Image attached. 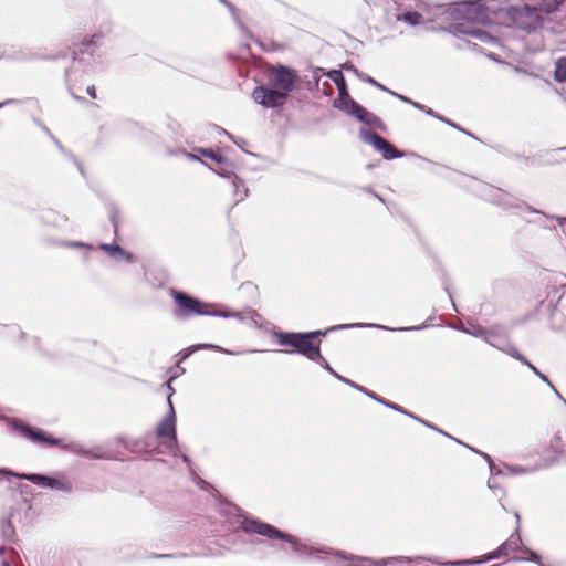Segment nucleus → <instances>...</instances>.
<instances>
[{
  "instance_id": "obj_37",
  "label": "nucleus",
  "mask_w": 566,
  "mask_h": 566,
  "mask_svg": "<svg viewBox=\"0 0 566 566\" xmlns=\"http://www.w3.org/2000/svg\"><path fill=\"white\" fill-rule=\"evenodd\" d=\"M343 73L348 72L355 75L360 82L369 84L371 83V75L359 70L352 61H345L339 65V69Z\"/></svg>"
},
{
  "instance_id": "obj_57",
  "label": "nucleus",
  "mask_w": 566,
  "mask_h": 566,
  "mask_svg": "<svg viewBox=\"0 0 566 566\" xmlns=\"http://www.w3.org/2000/svg\"><path fill=\"white\" fill-rule=\"evenodd\" d=\"M125 129L130 135H138L145 130V127L137 120L127 119L125 120Z\"/></svg>"
},
{
  "instance_id": "obj_4",
  "label": "nucleus",
  "mask_w": 566,
  "mask_h": 566,
  "mask_svg": "<svg viewBox=\"0 0 566 566\" xmlns=\"http://www.w3.org/2000/svg\"><path fill=\"white\" fill-rule=\"evenodd\" d=\"M177 436V412L175 407H171V409H167L153 430L146 432L143 437L132 438L127 434H117L114 440L116 444L144 460L155 461L168 469H174L172 464H169L165 459L157 458V455L161 452L159 439H163L165 443L169 440H176Z\"/></svg>"
},
{
  "instance_id": "obj_29",
  "label": "nucleus",
  "mask_w": 566,
  "mask_h": 566,
  "mask_svg": "<svg viewBox=\"0 0 566 566\" xmlns=\"http://www.w3.org/2000/svg\"><path fill=\"white\" fill-rule=\"evenodd\" d=\"M566 424L564 429H558L549 441V450L554 454L553 461L559 460L566 452Z\"/></svg>"
},
{
  "instance_id": "obj_17",
  "label": "nucleus",
  "mask_w": 566,
  "mask_h": 566,
  "mask_svg": "<svg viewBox=\"0 0 566 566\" xmlns=\"http://www.w3.org/2000/svg\"><path fill=\"white\" fill-rule=\"evenodd\" d=\"M566 307V286L563 282L551 284L546 286V296L536 303L534 312L537 315H543V311L554 307Z\"/></svg>"
},
{
  "instance_id": "obj_13",
  "label": "nucleus",
  "mask_w": 566,
  "mask_h": 566,
  "mask_svg": "<svg viewBox=\"0 0 566 566\" xmlns=\"http://www.w3.org/2000/svg\"><path fill=\"white\" fill-rule=\"evenodd\" d=\"M325 76L335 84L338 92V96L333 99L332 106L346 114L350 109L352 104L357 101L350 95V90L344 73L340 70L333 67L326 70Z\"/></svg>"
},
{
  "instance_id": "obj_58",
  "label": "nucleus",
  "mask_w": 566,
  "mask_h": 566,
  "mask_svg": "<svg viewBox=\"0 0 566 566\" xmlns=\"http://www.w3.org/2000/svg\"><path fill=\"white\" fill-rule=\"evenodd\" d=\"M40 355L52 364H59L62 360V358L66 356L57 354L55 352H51L46 348H41Z\"/></svg>"
},
{
  "instance_id": "obj_20",
  "label": "nucleus",
  "mask_w": 566,
  "mask_h": 566,
  "mask_svg": "<svg viewBox=\"0 0 566 566\" xmlns=\"http://www.w3.org/2000/svg\"><path fill=\"white\" fill-rule=\"evenodd\" d=\"M514 517L516 522V526L511 533V535L502 542V548H505L509 553H517L528 549V547L524 544L522 539V527H521V514L518 511H514Z\"/></svg>"
},
{
  "instance_id": "obj_46",
  "label": "nucleus",
  "mask_w": 566,
  "mask_h": 566,
  "mask_svg": "<svg viewBox=\"0 0 566 566\" xmlns=\"http://www.w3.org/2000/svg\"><path fill=\"white\" fill-rule=\"evenodd\" d=\"M178 378V375H170L163 384V387L166 388V403L167 409H171L174 406L172 396L176 394V389L172 387L171 382H174Z\"/></svg>"
},
{
  "instance_id": "obj_30",
  "label": "nucleus",
  "mask_w": 566,
  "mask_h": 566,
  "mask_svg": "<svg viewBox=\"0 0 566 566\" xmlns=\"http://www.w3.org/2000/svg\"><path fill=\"white\" fill-rule=\"evenodd\" d=\"M433 566H480L481 562L479 560V556L471 558H460V559H443L438 556H430L427 558Z\"/></svg>"
},
{
  "instance_id": "obj_1",
  "label": "nucleus",
  "mask_w": 566,
  "mask_h": 566,
  "mask_svg": "<svg viewBox=\"0 0 566 566\" xmlns=\"http://www.w3.org/2000/svg\"><path fill=\"white\" fill-rule=\"evenodd\" d=\"M564 0H538L537 9L528 3L507 4L506 0H457L448 2L441 32L461 40V36L474 38L484 43H494V38L476 28L491 24L490 15L507 20L510 27L535 32L542 24L543 14L559 10Z\"/></svg>"
},
{
  "instance_id": "obj_7",
  "label": "nucleus",
  "mask_w": 566,
  "mask_h": 566,
  "mask_svg": "<svg viewBox=\"0 0 566 566\" xmlns=\"http://www.w3.org/2000/svg\"><path fill=\"white\" fill-rule=\"evenodd\" d=\"M167 292L174 303L172 316L177 321H187L196 316L214 317L219 315L217 311L212 310V307L218 306V303H210L190 292L174 286L168 287Z\"/></svg>"
},
{
  "instance_id": "obj_36",
  "label": "nucleus",
  "mask_w": 566,
  "mask_h": 566,
  "mask_svg": "<svg viewBox=\"0 0 566 566\" xmlns=\"http://www.w3.org/2000/svg\"><path fill=\"white\" fill-rule=\"evenodd\" d=\"M11 507L20 509V515H18L20 523H23V525L33 523L36 516V512L32 503H18L15 505H12Z\"/></svg>"
},
{
  "instance_id": "obj_62",
  "label": "nucleus",
  "mask_w": 566,
  "mask_h": 566,
  "mask_svg": "<svg viewBox=\"0 0 566 566\" xmlns=\"http://www.w3.org/2000/svg\"><path fill=\"white\" fill-rule=\"evenodd\" d=\"M240 289L251 295L252 297H259V287L251 281H245L240 285Z\"/></svg>"
},
{
  "instance_id": "obj_26",
  "label": "nucleus",
  "mask_w": 566,
  "mask_h": 566,
  "mask_svg": "<svg viewBox=\"0 0 566 566\" xmlns=\"http://www.w3.org/2000/svg\"><path fill=\"white\" fill-rule=\"evenodd\" d=\"M497 203L504 209H516L526 211L528 213L537 214L539 209L531 206L526 201L511 197L507 192H503L502 197L499 198Z\"/></svg>"
},
{
  "instance_id": "obj_40",
  "label": "nucleus",
  "mask_w": 566,
  "mask_h": 566,
  "mask_svg": "<svg viewBox=\"0 0 566 566\" xmlns=\"http://www.w3.org/2000/svg\"><path fill=\"white\" fill-rule=\"evenodd\" d=\"M553 78L557 83L566 82V55L559 56L555 60Z\"/></svg>"
},
{
  "instance_id": "obj_48",
  "label": "nucleus",
  "mask_w": 566,
  "mask_h": 566,
  "mask_svg": "<svg viewBox=\"0 0 566 566\" xmlns=\"http://www.w3.org/2000/svg\"><path fill=\"white\" fill-rule=\"evenodd\" d=\"M74 46H78V50H84L85 53H90L93 56V50L98 48V44H95V40L90 36H84L78 41L73 42Z\"/></svg>"
},
{
  "instance_id": "obj_49",
  "label": "nucleus",
  "mask_w": 566,
  "mask_h": 566,
  "mask_svg": "<svg viewBox=\"0 0 566 566\" xmlns=\"http://www.w3.org/2000/svg\"><path fill=\"white\" fill-rule=\"evenodd\" d=\"M230 140L244 154L249 155V156H252V157H255V158H261V155L258 154V153H253V151H250L247 149V146L249 145V142L243 138V137H240V136H237V135H233V136H230Z\"/></svg>"
},
{
  "instance_id": "obj_54",
  "label": "nucleus",
  "mask_w": 566,
  "mask_h": 566,
  "mask_svg": "<svg viewBox=\"0 0 566 566\" xmlns=\"http://www.w3.org/2000/svg\"><path fill=\"white\" fill-rule=\"evenodd\" d=\"M60 57H65V54H43L38 52L27 53V61H57Z\"/></svg>"
},
{
  "instance_id": "obj_6",
  "label": "nucleus",
  "mask_w": 566,
  "mask_h": 566,
  "mask_svg": "<svg viewBox=\"0 0 566 566\" xmlns=\"http://www.w3.org/2000/svg\"><path fill=\"white\" fill-rule=\"evenodd\" d=\"M193 151L200 154L202 157L209 158V160L217 165V167H211L210 165L203 164L211 172L230 182L233 188V205H238L248 198L250 190L244 179L238 175V166L231 158L223 153L216 151L208 147H195Z\"/></svg>"
},
{
  "instance_id": "obj_38",
  "label": "nucleus",
  "mask_w": 566,
  "mask_h": 566,
  "mask_svg": "<svg viewBox=\"0 0 566 566\" xmlns=\"http://www.w3.org/2000/svg\"><path fill=\"white\" fill-rule=\"evenodd\" d=\"M410 106H412L415 109L426 114L427 116H430L441 123H443V120L447 119V116L440 114L439 112L432 109L431 107L418 102V101H415L412 98L409 97L408 102L406 103Z\"/></svg>"
},
{
  "instance_id": "obj_51",
  "label": "nucleus",
  "mask_w": 566,
  "mask_h": 566,
  "mask_svg": "<svg viewBox=\"0 0 566 566\" xmlns=\"http://www.w3.org/2000/svg\"><path fill=\"white\" fill-rule=\"evenodd\" d=\"M195 353H197V348L195 347V345H190L188 347H185L182 348L181 350H179L175 357H176V361H175V367H179V365H181L182 363H185L188 358H190V356H192Z\"/></svg>"
},
{
  "instance_id": "obj_47",
  "label": "nucleus",
  "mask_w": 566,
  "mask_h": 566,
  "mask_svg": "<svg viewBox=\"0 0 566 566\" xmlns=\"http://www.w3.org/2000/svg\"><path fill=\"white\" fill-rule=\"evenodd\" d=\"M14 490L18 491L21 497V503H32L34 491L30 485L18 483Z\"/></svg>"
},
{
  "instance_id": "obj_16",
  "label": "nucleus",
  "mask_w": 566,
  "mask_h": 566,
  "mask_svg": "<svg viewBox=\"0 0 566 566\" xmlns=\"http://www.w3.org/2000/svg\"><path fill=\"white\" fill-rule=\"evenodd\" d=\"M251 98L253 102L265 109H272L285 102V97L279 93L275 87H272L269 83L256 84L252 92Z\"/></svg>"
},
{
  "instance_id": "obj_27",
  "label": "nucleus",
  "mask_w": 566,
  "mask_h": 566,
  "mask_svg": "<svg viewBox=\"0 0 566 566\" xmlns=\"http://www.w3.org/2000/svg\"><path fill=\"white\" fill-rule=\"evenodd\" d=\"M165 448L170 455H172L175 459H180L190 471L192 470L195 462L186 452V447L179 442L178 436L176 437V440H169L165 442Z\"/></svg>"
},
{
  "instance_id": "obj_60",
  "label": "nucleus",
  "mask_w": 566,
  "mask_h": 566,
  "mask_svg": "<svg viewBox=\"0 0 566 566\" xmlns=\"http://www.w3.org/2000/svg\"><path fill=\"white\" fill-rule=\"evenodd\" d=\"M168 130L170 132L171 136H179L181 130V125L178 120L174 119L169 115H167V124H166Z\"/></svg>"
},
{
  "instance_id": "obj_42",
  "label": "nucleus",
  "mask_w": 566,
  "mask_h": 566,
  "mask_svg": "<svg viewBox=\"0 0 566 566\" xmlns=\"http://www.w3.org/2000/svg\"><path fill=\"white\" fill-rule=\"evenodd\" d=\"M443 124L455 129L457 132L481 143V144H484L486 145V143H484L476 134H474L473 132H471L470 129L461 126L459 123L454 122L453 119L447 117L446 120H443Z\"/></svg>"
},
{
  "instance_id": "obj_52",
  "label": "nucleus",
  "mask_w": 566,
  "mask_h": 566,
  "mask_svg": "<svg viewBox=\"0 0 566 566\" xmlns=\"http://www.w3.org/2000/svg\"><path fill=\"white\" fill-rule=\"evenodd\" d=\"M170 155H176V154H181L184 155L186 158H188L189 160L191 161H198L200 164H206V161H203L202 159H207L206 157H202L200 154L193 151V149L189 153L187 151L186 149H177V150H170L169 151ZM207 165H210L211 167H213L211 165V161H208Z\"/></svg>"
},
{
  "instance_id": "obj_61",
  "label": "nucleus",
  "mask_w": 566,
  "mask_h": 566,
  "mask_svg": "<svg viewBox=\"0 0 566 566\" xmlns=\"http://www.w3.org/2000/svg\"><path fill=\"white\" fill-rule=\"evenodd\" d=\"M305 333V337L306 339H315V338H319V339H323L325 337H327V335H329V331H328V327L324 328V329H314V331H304Z\"/></svg>"
},
{
  "instance_id": "obj_9",
  "label": "nucleus",
  "mask_w": 566,
  "mask_h": 566,
  "mask_svg": "<svg viewBox=\"0 0 566 566\" xmlns=\"http://www.w3.org/2000/svg\"><path fill=\"white\" fill-rule=\"evenodd\" d=\"M358 137L361 143L369 145L373 147L374 151L380 154L385 160L389 161L403 157H413L433 164L432 160L427 159L415 151L403 153L366 127H359Z\"/></svg>"
},
{
  "instance_id": "obj_24",
  "label": "nucleus",
  "mask_w": 566,
  "mask_h": 566,
  "mask_svg": "<svg viewBox=\"0 0 566 566\" xmlns=\"http://www.w3.org/2000/svg\"><path fill=\"white\" fill-rule=\"evenodd\" d=\"M242 33L265 53L283 52L286 49V44L283 42H279L273 39L262 40L260 36L255 35L248 27L245 32Z\"/></svg>"
},
{
  "instance_id": "obj_50",
  "label": "nucleus",
  "mask_w": 566,
  "mask_h": 566,
  "mask_svg": "<svg viewBox=\"0 0 566 566\" xmlns=\"http://www.w3.org/2000/svg\"><path fill=\"white\" fill-rule=\"evenodd\" d=\"M434 319V315H430L423 323L421 324H418V325H410V326H397L396 328H406L407 331L406 332H420V331H424L432 325V321ZM392 328H395L394 326H391ZM403 331H396L395 333H402Z\"/></svg>"
},
{
  "instance_id": "obj_18",
  "label": "nucleus",
  "mask_w": 566,
  "mask_h": 566,
  "mask_svg": "<svg viewBox=\"0 0 566 566\" xmlns=\"http://www.w3.org/2000/svg\"><path fill=\"white\" fill-rule=\"evenodd\" d=\"M295 69L291 65L277 63L274 67L273 75L269 78L268 83L275 87L281 95L285 98L290 94L294 85Z\"/></svg>"
},
{
  "instance_id": "obj_55",
  "label": "nucleus",
  "mask_w": 566,
  "mask_h": 566,
  "mask_svg": "<svg viewBox=\"0 0 566 566\" xmlns=\"http://www.w3.org/2000/svg\"><path fill=\"white\" fill-rule=\"evenodd\" d=\"M190 555L188 553L178 552V553H168V554H161V553H151L148 558L150 559H179V558H187Z\"/></svg>"
},
{
  "instance_id": "obj_32",
  "label": "nucleus",
  "mask_w": 566,
  "mask_h": 566,
  "mask_svg": "<svg viewBox=\"0 0 566 566\" xmlns=\"http://www.w3.org/2000/svg\"><path fill=\"white\" fill-rule=\"evenodd\" d=\"M245 312L249 314V323L259 331H263L268 334L271 326H275L270 321L265 319L260 313L253 310L251 306H245Z\"/></svg>"
},
{
  "instance_id": "obj_3",
  "label": "nucleus",
  "mask_w": 566,
  "mask_h": 566,
  "mask_svg": "<svg viewBox=\"0 0 566 566\" xmlns=\"http://www.w3.org/2000/svg\"><path fill=\"white\" fill-rule=\"evenodd\" d=\"M7 431L12 437L22 438L28 442H31L32 444L43 449L56 447L80 458L94 460L118 459V453L116 450L106 449L102 446L86 447L78 441L56 437L49 430L14 419H11L7 422Z\"/></svg>"
},
{
  "instance_id": "obj_28",
  "label": "nucleus",
  "mask_w": 566,
  "mask_h": 566,
  "mask_svg": "<svg viewBox=\"0 0 566 566\" xmlns=\"http://www.w3.org/2000/svg\"><path fill=\"white\" fill-rule=\"evenodd\" d=\"M543 314L547 316L548 327L552 331H562L566 326V307H554L543 311Z\"/></svg>"
},
{
  "instance_id": "obj_59",
  "label": "nucleus",
  "mask_w": 566,
  "mask_h": 566,
  "mask_svg": "<svg viewBox=\"0 0 566 566\" xmlns=\"http://www.w3.org/2000/svg\"><path fill=\"white\" fill-rule=\"evenodd\" d=\"M511 349H512L513 354H511L510 357L520 361L523 366H525L530 369V367L533 365V363L528 359V357L525 356L517 347L511 348Z\"/></svg>"
},
{
  "instance_id": "obj_35",
  "label": "nucleus",
  "mask_w": 566,
  "mask_h": 566,
  "mask_svg": "<svg viewBox=\"0 0 566 566\" xmlns=\"http://www.w3.org/2000/svg\"><path fill=\"white\" fill-rule=\"evenodd\" d=\"M219 307H222V311H217L219 315L216 317L218 318H235L240 323H249V314H247L245 308L242 312H234L232 308H230L228 305L219 304Z\"/></svg>"
},
{
  "instance_id": "obj_34",
  "label": "nucleus",
  "mask_w": 566,
  "mask_h": 566,
  "mask_svg": "<svg viewBox=\"0 0 566 566\" xmlns=\"http://www.w3.org/2000/svg\"><path fill=\"white\" fill-rule=\"evenodd\" d=\"M523 553H526L527 555L526 556H521V555H515L513 557H511L510 559H507V563L510 562H520V563H533V564H536L537 566H551V565H546L542 562V554L533 548H530L526 549V551H523Z\"/></svg>"
},
{
  "instance_id": "obj_41",
  "label": "nucleus",
  "mask_w": 566,
  "mask_h": 566,
  "mask_svg": "<svg viewBox=\"0 0 566 566\" xmlns=\"http://www.w3.org/2000/svg\"><path fill=\"white\" fill-rule=\"evenodd\" d=\"M368 85L384 92V93H387L388 95L397 98L398 101L402 102V103H407L408 99H409V96L405 95V94H401L399 92H396L389 87H387L385 84H382L381 82L377 81L376 78L371 77V83H369Z\"/></svg>"
},
{
  "instance_id": "obj_25",
  "label": "nucleus",
  "mask_w": 566,
  "mask_h": 566,
  "mask_svg": "<svg viewBox=\"0 0 566 566\" xmlns=\"http://www.w3.org/2000/svg\"><path fill=\"white\" fill-rule=\"evenodd\" d=\"M193 345L197 348V352L202 350V349H212V350H216V352L222 353L224 355H229V356H239V355L259 354V353L262 354L264 352H268V349H265V348H262V349L248 348L244 350H232V349L226 348V347L214 344V343H196Z\"/></svg>"
},
{
  "instance_id": "obj_63",
  "label": "nucleus",
  "mask_w": 566,
  "mask_h": 566,
  "mask_svg": "<svg viewBox=\"0 0 566 566\" xmlns=\"http://www.w3.org/2000/svg\"><path fill=\"white\" fill-rule=\"evenodd\" d=\"M310 70H311L313 82L315 83V85H318L322 76H325V73H326L325 69L322 66L311 65Z\"/></svg>"
},
{
  "instance_id": "obj_56",
  "label": "nucleus",
  "mask_w": 566,
  "mask_h": 566,
  "mask_svg": "<svg viewBox=\"0 0 566 566\" xmlns=\"http://www.w3.org/2000/svg\"><path fill=\"white\" fill-rule=\"evenodd\" d=\"M538 216L544 217L545 220H555L557 221L558 227L562 229V231L566 234V218L560 217L558 214L548 213L539 209Z\"/></svg>"
},
{
  "instance_id": "obj_53",
  "label": "nucleus",
  "mask_w": 566,
  "mask_h": 566,
  "mask_svg": "<svg viewBox=\"0 0 566 566\" xmlns=\"http://www.w3.org/2000/svg\"><path fill=\"white\" fill-rule=\"evenodd\" d=\"M56 244L60 245V247H64V248H69V249H74V250L90 249L91 248V243L90 242H85V241H82V240H59L56 242Z\"/></svg>"
},
{
  "instance_id": "obj_12",
  "label": "nucleus",
  "mask_w": 566,
  "mask_h": 566,
  "mask_svg": "<svg viewBox=\"0 0 566 566\" xmlns=\"http://www.w3.org/2000/svg\"><path fill=\"white\" fill-rule=\"evenodd\" d=\"M369 399L378 402L379 405L390 409V410H394L400 415H403L410 419H412L413 421L422 424L423 427H426L427 429L429 430H432L443 437H446L447 439H450L452 441L455 442V440H460L459 438L452 436L451 433L447 432L444 429L440 428L439 426H437L436 423L418 416L417 413L408 410L407 408L396 403V402H392L386 398H384L382 396L378 395L377 392L373 391L369 394L368 396Z\"/></svg>"
},
{
  "instance_id": "obj_31",
  "label": "nucleus",
  "mask_w": 566,
  "mask_h": 566,
  "mask_svg": "<svg viewBox=\"0 0 566 566\" xmlns=\"http://www.w3.org/2000/svg\"><path fill=\"white\" fill-rule=\"evenodd\" d=\"M298 356L305 357L306 359L316 364L324 356L321 348V342L314 343L308 338L305 339Z\"/></svg>"
},
{
  "instance_id": "obj_15",
  "label": "nucleus",
  "mask_w": 566,
  "mask_h": 566,
  "mask_svg": "<svg viewBox=\"0 0 566 566\" xmlns=\"http://www.w3.org/2000/svg\"><path fill=\"white\" fill-rule=\"evenodd\" d=\"M345 115L360 123V127H366L370 130L376 129L381 133H386L388 129L387 124L381 119L380 116L370 112L368 108H366L358 102H354V104H352L350 109Z\"/></svg>"
},
{
  "instance_id": "obj_14",
  "label": "nucleus",
  "mask_w": 566,
  "mask_h": 566,
  "mask_svg": "<svg viewBox=\"0 0 566 566\" xmlns=\"http://www.w3.org/2000/svg\"><path fill=\"white\" fill-rule=\"evenodd\" d=\"M483 342L507 356L513 354L511 348H516L510 339V327L500 323L488 326V333Z\"/></svg>"
},
{
  "instance_id": "obj_44",
  "label": "nucleus",
  "mask_w": 566,
  "mask_h": 566,
  "mask_svg": "<svg viewBox=\"0 0 566 566\" xmlns=\"http://www.w3.org/2000/svg\"><path fill=\"white\" fill-rule=\"evenodd\" d=\"M459 331L464 334L471 335L475 338L484 340L488 333V327H484L480 324H471L470 326L461 328Z\"/></svg>"
},
{
  "instance_id": "obj_43",
  "label": "nucleus",
  "mask_w": 566,
  "mask_h": 566,
  "mask_svg": "<svg viewBox=\"0 0 566 566\" xmlns=\"http://www.w3.org/2000/svg\"><path fill=\"white\" fill-rule=\"evenodd\" d=\"M0 60L27 62V52L22 49H15L12 46L11 51L0 52Z\"/></svg>"
},
{
  "instance_id": "obj_23",
  "label": "nucleus",
  "mask_w": 566,
  "mask_h": 566,
  "mask_svg": "<svg viewBox=\"0 0 566 566\" xmlns=\"http://www.w3.org/2000/svg\"><path fill=\"white\" fill-rule=\"evenodd\" d=\"M347 329H378V331H385L389 333H394L396 331H401V328H392L389 325L380 324V323H369V322H355V323H344V324H336L328 326L329 334L334 332L339 331H347ZM403 331V328H402ZM405 331H407L405 328Z\"/></svg>"
},
{
  "instance_id": "obj_45",
  "label": "nucleus",
  "mask_w": 566,
  "mask_h": 566,
  "mask_svg": "<svg viewBox=\"0 0 566 566\" xmlns=\"http://www.w3.org/2000/svg\"><path fill=\"white\" fill-rule=\"evenodd\" d=\"M454 48L457 50H471V51H475L478 52L479 54H485V49L468 39H463V36H461V40H459L458 42L454 43Z\"/></svg>"
},
{
  "instance_id": "obj_39",
  "label": "nucleus",
  "mask_w": 566,
  "mask_h": 566,
  "mask_svg": "<svg viewBox=\"0 0 566 566\" xmlns=\"http://www.w3.org/2000/svg\"><path fill=\"white\" fill-rule=\"evenodd\" d=\"M218 1H219V3H221L223 6V8L228 9V11L231 14V18H232L234 24L237 25V28L241 32H245L247 25L240 19L238 8L230 0H218Z\"/></svg>"
},
{
  "instance_id": "obj_10",
  "label": "nucleus",
  "mask_w": 566,
  "mask_h": 566,
  "mask_svg": "<svg viewBox=\"0 0 566 566\" xmlns=\"http://www.w3.org/2000/svg\"><path fill=\"white\" fill-rule=\"evenodd\" d=\"M455 443L470 450L472 453L480 455L486 462L489 471L491 473V478L506 475L517 476L530 473L532 471L528 467L525 465L506 463L497 458L492 457L488 452L480 450L479 448L472 444L467 443L461 439L455 440Z\"/></svg>"
},
{
  "instance_id": "obj_5",
  "label": "nucleus",
  "mask_w": 566,
  "mask_h": 566,
  "mask_svg": "<svg viewBox=\"0 0 566 566\" xmlns=\"http://www.w3.org/2000/svg\"><path fill=\"white\" fill-rule=\"evenodd\" d=\"M396 21L416 28L422 27L426 32H441L448 2L429 0H392Z\"/></svg>"
},
{
  "instance_id": "obj_2",
  "label": "nucleus",
  "mask_w": 566,
  "mask_h": 566,
  "mask_svg": "<svg viewBox=\"0 0 566 566\" xmlns=\"http://www.w3.org/2000/svg\"><path fill=\"white\" fill-rule=\"evenodd\" d=\"M234 511L235 521L245 533L264 537V541L259 538L251 539L249 543L253 545L265 544L268 547H275L276 544H281L290 548L305 549L306 554L326 555L331 558H337L338 562H354L366 566H417L421 559H426L422 556L394 555L373 557L350 553L292 534L238 506L234 507Z\"/></svg>"
},
{
  "instance_id": "obj_11",
  "label": "nucleus",
  "mask_w": 566,
  "mask_h": 566,
  "mask_svg": "<svg viewBox=\"0 0 566 566\" xmlns=\"http://www.w3.org/2000/svg\"><path fill=\"white\" fill-rule=\"evenodd\" d=\"M268 335L272 337L275 345L287 348L286 350L268 349L266 352L275 354L300 355L306 339L304 332L283 331L277 326H271Z\"/></svg>"
},
{
  "instance_id": "obj_33",
  "label": "nucleus",
  "mask_w": 566,
  "mask_h": 566,
  "mask_svg": "<svg viewBox=\"0 0 566 566\" xmlns=\"http://www.w3.org/2000/svg\"><path fill=\"white\" fill-rule=\"evenodd\" d=\"M108 209V221L112 224L113 233L115 238L119 237L120 231V208L115 201H111L107 206Z\"/></svg>"
},
{
  "instance_id": "obj_19",
  "label": "nucleus",
  "mask_w": 566,
  "mask_h": 566,
  "mask_svg": "<svg viewBox=\"0 0 566 566\" xmlns=\"http://www.w3.org/2000/svg\"><path fill=\"white\" fill-rule=\"evenodd\" d=\"M99 249L114 261L126 262L128 264L137 262L136 255L132 251L119 245L116 241L101 242Z\"/></svg>"
},
{
  "instance_id": "obj_64",
  "label": "nucleus",
  "mask_w": 566,
  "mask_h": 566,
  "mask_svg": "<svg viewBox=\"0 0 566 566\" xmlns=\"http://www.w3.org/2000/svg\"><path fill=\"white\" fill-rule=\"evenodd\" d=\"M15 479V471L9 467H0V482H11V479Z\"/></svg>"
},
{
  "instance_id": "obj_22",
  "label": "nucleus",
  "mask_w": 566,
  "mask_h": 566,
  "mask_svg": "<svg viewBox=\"0 0 566 566\" xmlns=\"http://www.w3.org/2000/svg\"><path fill=\"white\" fill-rule=\"evenodd\" d=\"M317 365H319L325 371H327L332 377H334L336 380H338L339 382L353 388L354 390L365 395L366 397L369 396V394L371 392L370 389H368L367 387L340 375L338 371H336L332 365L329 364V361L325 358V356H323L317 363Z\"/></svg>"
},
{
  "instance_id": "obj_21",
  "label": "nucleus",
  "mask_w": 566,
  "mask_h": 566,
  "mask_svg": "<svg viewBox=\"0 0 566 566\" xmlns=\"http://www.w3.org/2000/svg\"><path fill=\"white\" fill-rule=\"evenodd\" d=\"M20 515L19 507H9L8 512L0 518L1 538L6 543H14L18 541V534L13 524V520Z\"/></svg>"
},
{
  "instance_id": "obj_8",
  "label": "nucleus",
  "mask_w": 566,
  "mask_h": 566,
  "mask_svg": "<svg viewBox=\"0 0 566 566\" xmlns=\"http://www.w3.org/2000/svg\"><path fill=\"white\" fill-rule=\"evenodd\" d=\"M15 479L28 481L40 489L61 491L65 494L73 492L74 486L65 472L60 470L49 472H17Z\"/></svg>"
}]
</instances>
